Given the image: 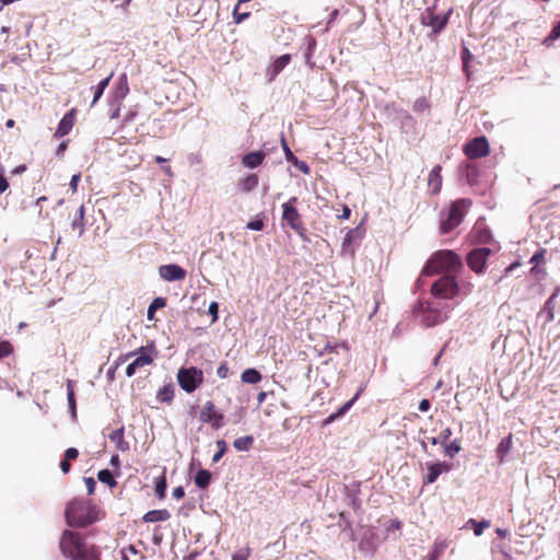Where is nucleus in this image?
<instances>
[{"instance_id": "c85d7f7f", "label": "nucleus", "mask_w": 560, "mask_h": 560, "mask_svg": "<svg viewBox=\"0 0 560 560\" xmlns=\"http://www.w3.org/2000/svg\"><path fill=\"white\" fill-rule=\"evenodd\" d=\"M241 378L244 383L257 384L258 382H260L261 375L255 369H247L242 373Z\"/></svg>"}, {"instance_id": "6e6d98bb", "label": "nucleus", "mask_w": 560, "mask_h": 560, "mask_svg": "<svg viewBox=\"0 0 560 560\" xmlns=\"http://www.w3.org/2000/svg\"><path fill=\"white\" fill-rule=\"evenodd\" d=\"M187 160L190 165H196L201 163V155L199 153H190L187 156Z\"/></svg>"}, {"instance_id": "4c0bfd02", "label": "nucleus", "mask_w": 560, "mask_h": 560, "mask_svg": "<svg viewBox=\"0 0 560 560\" xmlns=\"http://www.w3.org/2000/svg\"><path fill=\"white\" fill-rule=\"evenodd\" d=\"M430 108L429 101L425 97H419L413 103V110L416 113H423Z\"/></svg>"}, {"instance_id": "7c9ffc66", "label": "nucleus", "mask_w": 560, "mask_h": 560, "mask_svg": "<svg viewBox=\"0 0 560 560\" xmlns=\"http://www.w3.org/2000/svg\"><path fill=\"white\" fill-rule=\"evenodd\" d=\"M253 442H254V439L252 435H245V436L236 439L233 442V446L237 451L246 452L250 448V446L253 445Z\"/></svg>"}, {"instance_id": "864d4df0", "label": "nucleus", "mask_w": 560, "mask_h": 560, "mask_svg": "<svg viewBox=\"0 0 560 560\" xmlns=\"http://www.w3.org/2000/svg\"><path fill=\"white\" fill-rule=\"evenodd\" d=\"M294 165L303 173L308 174L310 173V166L304 161L294 160Z\"/></svg>"}, {"instance_id": "aec40b11", "label": "nucleus", "mask_w": 560, "mask_h": 560, "mask_svg": "<svg viewBox=\"0 0 560 560\" xmlns=\"http://www.w3.org/2000/svg\"><path fill=\"white\" fill-rule=\"evenodd\" d=\"M265 160L262 151L249 152L243 156L242 163L245 167L255 168L259 166Z\"/></svg>"}, {"instance_id": "69168bd1", "label": "nucleus", "mask_w": 560, "mask_h": 560, "mask_svg": "<svg viewBox=\"0 0 560 560\" xmlns=\"http://www.w3.org/2000/svg\"><path fill=\"white\" fill-rule=\"evenodd\" d=\"M70 468H71V465H70L69 460H67L66 458L63 460H61L60 469L63 474H68L70 471Z\"/></svg>"}, {"instance_id": "a878e982", "label": "nucleus", "mask_w": 560, "mask_h": 560, "mask_svg": "<svg viewBox=\"0 0 560 560\" xmlns=\"http://www.w3.org/2000/svg\"><path fill=\"white\" fill-rule=\"evenodd\" d=\"M84 214H85V209H84V206L81 205L80 208L78 209V211L74 215V219L72 221V224H71L73 230H78L79 236H82L84 233Z\"/></svg>"}, {"instance_id": "8fccbe9b", "label": "nucleus", "mask_w": 560, "mask_h": 560, "mask_svg": "<svg viewBox=\"0 0 560 560\" xmlns=\"http://www.w3.org/2000/svg\"><path fill=\"white\" fill-rule=\"evenodd\" d=\"M247 229L253 231H261L264 229V222L261 220H254L247 223Z\"/></svg>"}, {"instance_id": "13d9d810", "label": "nucleus", "mask_w": 560, "mask_h": 560, "mask_svg": "<svg viewBox=\"0 0 560 560\" xmlns=\"http://www.w3.org/2000/svg\"><path fill=\"white\" fill-rule=\"evenodd\" d=\"M79 180H80V174H74V175L71 177V180H70V188H71V190H72L73 192H74V191H77Z\"/></svg>"}, {"instance_id": "e433bc0d", "label": "nucleus", "mask_w": 560, "mask_h": 560, "mask_svg": "<svg viewBox=\"0 0 560 560\" xmlns=\"http://www.w3.org/2000/svg\"><path fill=\"white\" fill-rule=\"evenodd\" d=\"M468 523L474 526V534L476 536H481L483 533V529L490 527V522L485 521V520L481 522H477L476 520L471 518V520H469Z\"/></svg>"}, {"instance_id": "a18cd8bd", "label": "nucleus", "mask_w": 560, "mask_h": 560, "mask_svg": "<svg viewBox=\"0 0 560 560\" xmlns=\"http://www.w3.org/2000/svg\"><path fill=\"white\" fill-rule=\"evenodd\" d=\"M240 4H237L233 10V18L236 23H241L249 16L248 12L240 13Z\"/></svg>"}, {"instance_id": "a211bd4d", "label": "nucleus", "mask_w": 560, "mask_h": 560, "mask_svg": "<svg viewBox=\"0 0 560 560\" xmlns=\"http://www.w3.org/2000/svg\"><path fill=\"white\" fill-rule=\"evenodd\" d=\"M360 238H362V232L359 228L349 230L343 238V242H342V246H341L342 253L353 255L354 250L351 247V244L353 241L360 240Z\"/></svg>"}, {"instance_id": "dca6fc26", "label": "nucleus", "mask_w": 560, "mask_h": 560, "mask_svg": "<svg viewBox=\"0 0 560 560\" xmlns=\"http://www.w3.org/2000/svg\"><path fill=\"white\" fill-rule=\"evenodd\" d=\"M128 93L129 85L127 74L122 73L117 81L116 88L112 94V100H114V102L122 103Z\"/></svg>"}, {"instance_id": "b1692460", "label": "nucleus", "mask_w": 560, "mask_h": 560, "mask_svg": "<svg viewBox=\"0 0 560 560\" xmlns=\"http://www.w3.org/2000/svg\"><path fill=\"white\" fill-rule=\"evenodd\" d=\"M171 517L167 510H152L144 514L143 521L148 523L163 522Z\"/></svg>"}, {"instance_id": "774afa93", "label": "nucleus", "mask_w": 560, "mask_h": 560, "mask_svg": "<svg viewBox=\"0 0 560 560\" xmlns=\"http://www.w3.org/2000/svg\"><path fill=\"white\" fill-rule=\"evenodd\" d=\"M232 560H247V556L242 552L234 553Z\"/></svg>"}, {"instance_id": "1a4fd4ad", "label": "nucleus", "mask_w": 560, "mask_h": 560, "mask_svg": "<svg viewBox=\"0 0 560 560\" xmlns=\"http://www.w3.org/2000/svg\"><path fill=\"white\" fill-rule=\"evenodd\" d=\"M296 201V197H291L287 202L282 205V219L292 230H294L300 235H303L305 228L303 225L300 213L294 207Z\"/></svg>"}, {"instance_id": "4d7b16f0", "label": "nucleus", "mask_w": 560, "mask_h": 560, "mask_svg": "<svg viewBox=\"0 0 560 560\" xmlns=\"http://www.w3.org/2000/svg\"><path fill=\"white\" fill-rule=\"evenodd\" d=\"M218 310H219L218 303L211 302L209 305V313L212 315L213 320H217V318H218Z\"/></svg>"}, {"instance_id": "f257e3e1", "label": "nucleus", "mask_w": 560, "mask_h": 560, "mask_svg": "<svg viewBox=\"0 0 560 560\" xmlns=\"http://www.w3.org/2000/svg\"><path fill=\"white\" fill-rule=\"evenodd\" d=\"M59 549L70 560H100V550L94 545H88L79 533L63 530Z\"/></svg>"}, {"instance_id": "79ce46f5", "label": "nucleus", "mask_w": 560, "mask_h": 560, "mask_svg": "<svg viewBox=\"0 0 560 560\" xmlns=\"http://www.w3.org/2000/svg\"><path fill=\"white\" fill-rule=\"evenodd\" d=\"M121 104L122 103L114 102V100H110V103H109V106H110L109 118L110 119H117L119 117Z\"/></svg>"}, {"instance_id": "052dcab7", "label": "nucleus", "mask_w": 560, "mask_h": 560, "mask_svg": "<svg viewBox=\"0 0 560 560\" xmlns=\"http://www.w3.org/2000/svg\"><path fill=\"white\" fill-rule=\"evenodd\" d=\"M112 78H113V72H112L107 78H105L104 80H102V81L97 84L98 89H101V90L104 92V91H105V89L108 86L109 81H110V79H112Z\"/></svg>"}, {"instance_id": "393cba45", "label": "nucleus", "mask_w": 560, "mask_h": 560, "mask_svg": "<svg viewBox=\"0 0 560 560\" xmlns=\"http://www.w3.org/2000/svg\"><path fill=\"white\" fill-rule=\"evenodd\" d=\"M512 448V434H509L504 439L501 440L497 447V456L499 457L500 463H503L508 454Z\"/></svg>"}, {"instance_id": "9d476101", "label": "nucleus", "mask_w": 560, "mask_h": 560, "mask_svg": "<svg viewBox=\"0 0 560 560\" xmlns=\"http://www.w3.org/2000/svg\"><path fill=\"white\" fill-rule=\"evenodd\" d=\"M490 254L491 250L487 247H479L471 250L467 256V264L469 268L477 273L483 272Z\"/></svg>"}, {"instance_id": "0e129e2a", "label": "nucleus", "mask_w": 560, "mask_h": 560, "mask_svg": "<svg viewBox=\"0 0 560 560\" xmlns=\"http://www.w3.org/2000/svg\"><path fill=\"white\" fill-rule=\"evenodd\" d=\"M430 401L428 399H422L420 402H419V410L422 411V412H425L430 409Z\"/></svg>"}, {"instance_id": "6e6552de", "label": "nucleus", "mask_w": 560, "mask_h": 560, "mask_svg": "<svg viewBox=\"0 0 560 560\" xmlns=\"http://www.w3.org/2000/svg\"><path fill=\"white\" fill-rule=\"evenodd\" d=\"M177 381L183 390L192 393L203 382V373L197 368L180 369L177 373Z\"/></svg>"}, {"instance_id": "c756f323", "label": "nucleus", "mask_w": 560, "mask_h": 560, "mask_svg": "<svg viewBox=\"0 0 560 560\" xmlns=\"http://www.w3.org/2000/svg\"><path fill=\"white\" fill-rule=\"evenodd\" d=\"M358 396H359V393H357L352 399H350L349 401L343 404L336 412L331 413L326 422L329 423V422L338 419L339 417L343 416L352 407V405L357 400Z\"/></svg>"}, {"instance_id": "20e7f679", "label": "nucleus", "mask_w": 560, "mask_h": 560, "mask_svg": "<svg viewBox=\"0 0 560 560\" xmlns=\"http://www.w3.org/2000/svg\"><path fill=\"white\" fill-rule=\"evenodd\" d=\"M462 267L460 258L452 250L436 252L422 269L424 276L438 272H453Z\"/></svg>"}, {"instance_id": "473e14b6", "label": "nucleus", "mask_w": 560, "mask_h": 560, "mask_svg": "<svg viewBox=\"0 0 560 560\" xmlns=\"http://www.w3.org/2000/svg\"><path fill=\"white\" fill-rule=\"evenodd\" d=\"M173 397H174V388L172 385H165L156 394V398L163 402L172 401Z\"/></svg>"}, {"instance_id": "f03ea898", "label": "nucleus", "mask_w": 560, "mask_h": 560, "mask_svg": "<svg viewBox=\"0 0 560 560\" xmlns=\"http://www.w3.org/2000/svg\"><path fill=\"white\" fill-rule=\"evenodd\" d=\"M100 510L91 501L74 499L67 505L66 521L71 527H85L100 520Z\"/></svg>"}, {"instance_id": "338daca9", "label": "nucleus", "mask_w": 560, "mask_h": 560, "mask_svg": "<svg viewBox=\"0 0 560 560\" xmlns=\"http://www.w3.org/2000/svg\"><path fill=\"white\" fill-rule=\"evenodd\" d=\"M283 148H284V151H285V156L287 159L290 161V160H295V156L293 155V153L291 152V150L288 148V145L285 144V142L283 141Z\"/></svg>"}, {"instance_id": "5fc2aeb1", "label": "nucleus", "mask_w": 560, "mask_h": 560, "mask_svg": "<svg viewBox=\"0 0 560 560\" xmlns=\"http://www.w3.org/2000/svg\"><path fill=\"white\" fill-rule=\"evenodd\" d=\"M78 455H79V452H78V450H77V448H74V447H69V448L66 451V453H65V458H66L67 460H69V462H70V460H72V459H75V458L78 457Z\"/></svg>"}, {"instance_id": "5701e85b", "label": "nucleus", "mask_w": 560, "mask_h": 560, "mask_svg": "<svg viewBox=\"0 0 560 560\" xmlns=\"http://www.w3.org/2000/svg\"><path fill=\"white\" fill-rule=\"evenodd\" d=\"M557 292L553 293L546 302H545V305L542 307V310L540 311L539 313V316L544 317L545 318V323H550L555 318V315H553V311H555V299L557 298Z\"/></svg>"}, {"instance_id": "ddd939ff", "label": "nucleus", "mask_w": 560, "mask_h": 560, "mask_svg": "<svg viewBox=\"0 0 560 560\" xmlns=\"http://www.w3.org/2000/svg\"><path fill=\"white\" fill-rule=\"evenodd\" d=\"M447 19V15L435 14L431 9H427L421 14V23L424 26H430L434 34H438L446 26Z\"/></svg>"}, {"instance_id": "f704fd0d", "label": "nucleus", "mask_w": 560, "mask_h": 560, "mask_svg": "<svg viewBox=\"0 0 560 560\" xmlns=\"http://www.w3.org/2000/svg\"><path fill=\"white\" fill-rule=\"evenodd\" d=\"M444 446V454L448 456L450 458H453L456 454H458L462 450L459 443L457 440L446 443Z\"/></svg>"}, {"instance_id": "c9c22d12", "label": "nucleus", "mask_w": 560, "mask_h": 560, "mask_svg": "<svg viewBox=\"0 0 560 560\" xmlns=\"http://www.w3.org/2000/svg\"><path fill=\"white\" fill-rule=\"evenodd\" d=\"M97 477L101 482L106 483L109 487L116 486V480L114 479L112 472L108 469L101 470Z\"/></svg>"}, {"instance_id": "603ef678", "label": "nucleus", "mask_w": 560, "mask_h": 560, "mask_svg": "<svg viewBox=\"0 0 560 560\" xmlns=\"http://www.w3.org/2000/svg\"><path fill=\"white\" fill-rule=\"evenodd\" d=\"M229 374V366L226 363H221L217 370V375L220 378H225Z\"/></svg>"}, {"instance_id": "39448f33", "label": "nucleus", "mask_w": 560, "mask_h": 560, "mask_svg": "<svg viewBox=\"0 0 560 560\" xmlns=\"http://www.w3.org/2000/svg\"><path fill=\"white\" fill-rule=\"evenodd\" d=\"M431 292L436 299L451 300L460 293L469 294L471 292V284L468 283L460 288L454 277L444 276L432 284Z\"/></svg>"}, {"instance_id": "f8f14e48", "label": "nucleus", "mask_w": 560, "mask_h": 560, "mask_svg": "<svg viewBox=\"0 0 560 560\" xmlns=\"http://www.w3.org/2000/svg\"><path fill=\"white\" fill-rule=\"evenodd\" d=\"M464 152L469 159L483 158L489 153L488 140L486 137L475 138L465 144Z\"/></svg>"}, {"instance_id": "cd10ccee", "label": "nucleus", "mask_w": 560, "mask_h": 560, "mask_svg": "<svg viewBox=\"0 0 560 560\" xmlns=\"http://www.w3.org/2000/svg\"><path fill=\"white\" fill-rule=\"evenodd\" d=\"M241 189L245 192H249L258 186V176L250 174L240 182Z\"/></svg>"}, {"instance_id": "bf43d9fd", "label": "nucleus", "mask_w": 560, "mask_h": 560, "mask_svg": "<svg viewBox=\"0 0 560 560\" xmlns=\"http://www.w3.org/2000/svg\"><path fill=\"white\" fill-rule=\"evenodd\" d=\"M173 497L176 499V500H179L182 499L184 495H185V491H184V488L183 487H176L174 490H173Z\"/></svg>"}, {"instance_id": "09e8293b", "label": "nucleus", "mask_w": 560, "mask_h": 560, "mask_svg": "<svg viewBox=\"0 0 560 560\" xmlns=\"http://www.w3.org/2000/svg\"><path fill=\"white\" fill-rule=\"evenodd\" d=\"M84 483L86 486V490L89 494H92L95 491L96 482L92 477H85Z\"/></svg>"}, {"instance_id": "de8ad7c7", "label": "nucleus", "mask_w": 560, "mask_h": 560, "mask_svg": "<svg viewBox=\"0 0 560 560\" xmlns=\"http://www.w3.org/2000/svg\"><path fill=\"white\" fill-rule=\"evenodd\" d=\"M545 254H546V249H539L537 250L530 258V262L532 264H535V265H538L539 262L544 261V258H545Z\"/></svg>"}, {"instance_id": "0eeeda50", "label": "nucleus", "mask_w": 560, "mask_h": 560, "mask_svg": "<svg viewBox=\"0 0 560 560\" xmlns=\"http://www.w3.org/2000/svg\"><path fill=\"white\" fill-rule=\"evenodd\" d=\"M131 355H136V359L126 369V375L128 377L133 376L139 368H143L153 363L158 352L154 345L151 343L147 347H141L137 351L128 354V357Z\"/></svg>"}, {"instance_id": "a19ab883", "label": "nucleus", "mask_w": 560, "mask_h": 560, "mask_svg": "<svg viewBox=\"0 0 560 560\" xmlns=\"http://www.w3.org/2000/svg\"><path fill=\"white\" fill-rule=\"evenodd\" d=\"M558 38H560V21L558 22L557 25L552 27L550 34L548 35L544 43L549 45L552 42L557 40Z\"/></svg>"}, {"instance_id": "412c9836", "label": "nucleus", "mask_w": 560, "mask_h": 560, "mask_svg": "<svg viewBox=\"0 0 560 560\" xmlns=\"http://www.w3.org/2000/svg\"><path fill=\"white\" fill-rule=\"evenodd\" d=\"M72 127H73V115H72V113H68L59 121L55 137L60 138V137L68 135L71 131Z\"/></svg>"}, {"instance_id": "f3484780", "label": "nucleus", "mask_w": 560, "mask_h": 560, "mask_svg": "<svg viewBox=\"0 0 560 560\" xmlns=\"http://www.w3.org/2000/svg\"><path fill=\"white\" fill-rule=\"evenodd\" d=\"M290 55H282L278 57L271 66L267 69V75H269L270 80L275 79L290 62Z\"/></svg>"}, {"instance_id": "49530a36", "label": "nucleus", "mask_w": 560, "mask_h": 560, "mask_svg": "<svg viewBox=\"0 0 560 560\" xmlns=\"http://www.w3.org/2000/svg\"><path fill=\"white\" fill-rule=\"evenodd\" d=\"M446 542L444 540H436L433 546V553L440 556L446 549Z\"/></svg>"}, {"instance_id": "37998d69", "label": "nucleus", "mask_w": 560, "mask_h": 560, "mask_svg": "<svg viewBox=\"0 0 560 560\" xmlns=\"http://www.w3.org/2000/svg\"><path fill=\"white\" fill-rule=\"evenodd\" d=\"M471 54L469 51L468 48H464L463 49V54H462V59H463V66H464V70L467 74V77L469 78V72H468V61L471 59Z\"/></svg>"}, {"instance_id": "680f3d73", "label": "nucleus", "mask_w": 560, "mask_h": 560, "mask_svg": "<svg viewBox=\"0 0 560 560\" xmlns=\"http://www.w3.org/2000/svg\"><path fill=\"white\" fill-rule=\"evenodd\" d=\"M9 187L7 178L0 174V194L4 192Z\"/></svg>"}, {"instance_id": "c03bdc74", "label": "nucleus", "mask_w": 560, "mask_h": 560, "mask_svg": "<svg viewBox=\"0 0 560 560\" xmlns=\"http://www.w3.org/2000/svg\"><path fill=\"white\" fill-rule=\"evenodd\" d=\"M12 352V346L9 341L0 342V360Z\"/></svg>"}, {"instance_id": "6ab92c4d", "label": "nucleus", "mask_w": 560, "mask_h": 560, "mask_svg": "<svg viewBox=\"0 0 560 560\" xmlns=\"http://www.w3.org/2000/svg\"><path fill=\"white\" fill-rule=\"evenodd\" d=\"M441 171H442L441 166L435 165L429 174L428 184H429V187L432 189L433 194H438L441 190V187H442Z\"/></svg>"}, {"instance_id": "423d86ee", "label": "nucleus", "mask_w": 560, "mask_h": 560, "mask_svg": "<svg viewBox=\"0 0 560 560\" xmlns=\"http://www.w3.org/2000/svg\"><path fill=\"white\" fill-rule=\"evenodd\" d=\"M470 206L471 201L469 199L463 198L454 201L451 205L450 209L447 210L446 218L442 219V233L446 234L456 226H458L462 223Z\"/></svg>"}, {"instance_id": "ea45409f", "label": "nucleus", "mask_w": 560, "mask_h": 560, "mask_svg": "<svg viewBox=\"0 0 560 560\" xmlns=\"http://www.w3.org/2000/svg\"><path fill=\"white\" fill-rule=\"evenodd\" d=\"M166 479L165 477H162L160 478L158 481H156V485H155V494L160 498V499H163L165 497V491H166Z\"/></svg>"}, {"instance_id": "4468645a", "label": "nucleus", "mask_w": 560, "mask_h": 560, "mask_svg": "<svg viewBox=\"0 0 560 560\" xmlns=\"http://www.w3.org/2000/svg\"><path fill=\"white\" fill-rule=\"evenodd\" d=\"M160 277L167 281H180L186 278V270L176 264L162 265L159 267Z\"/></svg>"}, {"instance_id": "7ed1b4c3", "label": "nucleus", "mask_w": 560, "mask_h": 560, "mask_svg": "<svg viewBox=\"0 0 560 560\" xmlns=\"http://www.w3.org/2000/svg\"><path fill=\"white\" fill-rule=\"evenodd\" d=\"M451 306L447 303L441 302H419L415 308L416 316L427 327L435 326L448 317Z\"/></svg>"}, {"instance_id": "2f4dec72", "label": "nucleus", "mask_w": 560, "mask_h": 560, "mask_svg": "<svg viewBox=\"0 0 560 560\" xmlns=\"http://www.w3.org/2000/svg\"><path fill=\"white\" fill-rule=\"evenodd\" d=\"M165 304H166V301L164 298H161V296L155 298L148 307V311H147L148 319L152 320L154 318V314H155L156 310L164 307Z\"/></svg>"}, {"instance_id": "4be33fe9", "label": "nucleus", "mask_w": 560, "mask_h": 560, "mask_svg": "<svg viewBox=\"0 0 560 560\" xmlns=\"http://www.w3.org/2000/svg\"><path fill=\"white\" fill-rule=\"evenodd\" d=\"M109 440L112 442H114L116 444V447L121 451V452H126L129 450V443L127 441H125V438H124V427L113 431L110 434H109Z\"/></svg>"}, {"instance_id": "9b49d317", "label": "nucleus", "mask_w": 560, "mask_h": 560, "mask_svg": "<svg viewBox=\"0 0 560 560\" xmlns=\"http://www.w3.org/2000/svg\"><path fill=\"white\" fill-rule=\"evenodd\" d=\"M224 416L223 413L215 410L214 404L212 401H207L201 411H200V420L205 423H210L213 429H220L224 425Z\"/></svg>"}, {"instance_id": "58836bf2", "label": "nucleus", "mask_w": 560, "mask_h": 560, "mask_svg": "<svg viewBox=\"0 0 560 560\" xmlns=\"http://www.w3.org/2000/svg\"><path fill=\"white\" fill-rule=\"evenodd\" d=\"M215 444H217L218 451H217V453L212 457V462L213 463H218L222 458L224 453L226 452V443H225V441L218 440L215 442Z\"/></svg>"}, {"instance_id": "e2e57ef3", "label": "nucleus", "mask_w": 560, "mask_h": 560, "mask_svg": "<svg viewBox=\"0 0 560 560\" xmlns=\"http://www.w3.org/2000/svg\"><path fill=\"white\" fill-rule=\"evenodd\" d=\"M103 93L104 92L101 89H98V86L95 88V92H94V96H93L91 106H94L98 102V100L102 97Z\"/></svg>"}, {"instance_id": "72a5a7b5", "label": "nucleus", "mask_w": 560, "mask_h": 560, "mask_svg": "<svg viewBox=\"0 0 560 560\" xmlns=\"http://www.w3.org/2000/svg\"><path fill=\"white\" fill-rule=\"evenodd\" d=\"M67 399L69 404V408L72 412V416H75V398H74V387L73 382L71 380L67 381Z\"/></svg>"}, {"instance_id": "bb28decb", "label": "nucleus", "mask_w": 560, "mask_h": 560, "mask_svg": "<svg viewBox=\"0 0 560 560\" xmlns=\"http://www.w3.org/2000/svg\"><path fill=\"white\" fill-rule=\"evenodd\" d=\"M211 480V472L207 469H200L195 476V483L200 489H206Z\"/></svg>"}, {"instance_id": "2eb2a0df", "label": "nucleus", "mask_w": 560, "mask_h": 560, "mask_svg": "<svg viewBox=\"0 0 560 560\" xmlns=\"http://www.w3.org/2000/svg\"><path fill=\"white\" fill-rule=\"evenodd\" d=\"M427 475L423 478L424 483H433L444 472L452 469V465L446 462L427 463Z\"/></svg>"}, {"instance_id": "3c124183", "label": "nucleus", "mask_w": 560, "mask_h": 560, "mask_svg": "<svg viewBox=\"0 0 560 560\" xmlns=\"http://www.w3.org/2000/svg\"><path fill=\"white\" fill-rule=\"evenodd\" d=\"M452 435V430L451 428H446L444 429L440 434H439V439L441 440V445H444L446 444L447 440L451 438Z\"/></svg>"}]
</instances>
